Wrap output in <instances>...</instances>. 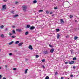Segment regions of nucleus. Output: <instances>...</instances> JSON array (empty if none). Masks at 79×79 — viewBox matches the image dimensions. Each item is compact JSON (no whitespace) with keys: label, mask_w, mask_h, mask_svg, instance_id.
<instances>
[{"label":"nucleus","mask_w":79,"mask_h":79,"mask_svg":"<svg viewBox=\"0 0 79 79\" xmlns=\"http://www.w3.org/2000/svg\"><path fill=\"white\" fill-rule=\"evenodd\" d=\"M68 37H69V36H68V35L66 36V38H68Z\"/></svg>","instance_id":"obj_44"},{"label":"nucleus","mask_w":79,"mask_h":79,"mask_svg":"<svg viewBox=\"0 0 79 79\" xmlns=\"http://www.w3.org/2000/svg\"><path fill=\"white\" fill-rule=\"evenodd\" d=\"M12 32L13 34H16V33H15V30H13Z\"/></svg>","instance_id":"obj_19"},{"label":"nucleus","mask_w":79,"mask_h":79,"mask_svg":"<svg viewBox=\"0 0 79 79\" xmlns=\"http://www.w3.org/2000/svg\"><path fill=\"white\" fill-rule=\"evenodd\" d=\"M14 18H16V17H18V15H14L13 16Z\"/></svg>","instance_id":"obj_9"},{"label":"nucleus","mask_w":79,"mask_h":79,"mask_svg":"<svg viewBox=\"0 0 79 79\" xmlns=\"http://www.w3.org/2000/svg\"><path fill=\"white\" fill-rule=\"evenodd\" d=\"M5 67H6V68H7V65H5Z\"/></svg>","instance_id":"obj_52"},{"label":"nucleus","mask_w":79,"mask_h":79,"mask_svg":"<svg viewBox=\"0 0 79 79\" xmlns=\"http://www.w3.org/2000/svg\"><path fill=\"white\" fill-rule=\"evenodd\" d=\"M73 15H71L69 16V18H73Z\"/></svg>","instance_id":"obj_26"},{"label":"nucleus","mask_w":79,"mask_h":79,"mask_svg":"<svg viewBox=\"0 0 79 79\" xmlns=\"http://www.w3.org/2000/svg\"><path fill=\"white\" fill-rule=\"evenodd\" d=\"M19 43V41H17L15 42V44H18Z\"/></svg>","instance_id":"obj_8"},{"label":"nucleus","mask_w":79,"mask_h":79,"mask_svg":"<svg viewBox=\"0 0 79 79\" xmlns=\"http://www.w3.org/2000/svg\"><path fill=\"white\" fill-rule=\"evenodd\" d=\"M27 71H28V69H27L25 70V73L26 74L27 73Z\"/></svg>","instance_id":"obj_14"},{"label":"nucleus","mask_w":79,"mask_h":79,"mask_svg":"<svg viewBox=\"0 0 79 79\" xmlns=\"http://www.w3.org/2000/svg\"><path fill=\"white\" fill-rule=\"evenodd\" d=\"M16 31H17L18 32H21V30H20L19 29H17L16 30Z\"/></svg>","instance_id":"obj_10"},{"label":"nucleus","mask_w":79,"mask_h":79,"mask_svg":"<svg viewBox=\"0 0 79 79\" xmlns=\"http://www.w3.org/2000/svg\"><path fill=\"white\" fill-rule=\"evenodd\" d=\"M46 13H47V14H48V13H49L48 11V10H46Z\"/></svg>","instance_id":"obj_25"},{"label":"nucleus","mask_w":79,"mask_h":79,"mask_svg":"<svg viewBox=\"0 0 79 79\" xmlns=\"http://www.w3.org/2000/svg\"><path fill=\"white\" fill-rule=\"evenodd\" d=\"M12 27H13V28H15V26H13Z\"/></svg>","instance_id":"obj_45"},{"label":"nucleus","mask_w":79,"mask_h":79,"mask_svg":"<svg viewBox=\"0 0 79 79\" xmlns=\"http://www.w3.org/2000/svg\"><path fill=\"white\" fill-rule=\"evenodd\" d=\"M49 46L50 47H52V46L50 44L49 45Z\"/></svg>","instance_id":"obj_40"},{"label":"nucleus","mask_w":79,"mask_h":79,"mask_svg":"<svg viewBox=\"0 0 79 79\" xmlns=\"http://www.w3.org/2000/svg\"><path fill=\"white\" fill-rule=\"evenodd\" d=\"M77 22V20H75V22Z\"/></svg>","instance_id":"obj_54"},{"label":"nucleus","mask_w":79,"mask_h":79,"mask_svg":"<svg viewBox=\"0 0 79 79\" xmlns=\"http://www.w3.org/2000/svg\"><path fill=\"white\" fill-rule=\"evenodd\" d=\"M64 79V77H61V79Z\"/></svg>","instance_id":"obj_46"},{"label":"nucleus","mask_w":79,"mask_h":79,"mask_svg":"<svg viewBox=\"0 0 79 79\" xmlns=\"http://www.w3.org/2000/svg\"><path fill=\"white\" fill-rule=\"evenodd\" d=\"M65 64H68V62H66L65 63Z\"/></svg>","instance_id":"obj_48"},{"label":"nucleus","mask_w":79,"mask_h":79,"mask_svg":"<svg viewBox=\"0 0 79 79\" xmlns=\"http://www.w3.org/2000/svg\"><path fill=\"white\" fill-rule=\"evenodd\" d=\"M23 43H20L19 44H18V46H21V45H23Z\"/></svg>","instance_id":"obj_16"},{"label":"nucleus","mask_w":79,"mask_h":79,"mask_svg":"<svg viewBox=\"0 0 79 79\" xmlns=\"http://www.w3.org/2000/svg\"><path fill=\"white\" fill-rule=\"evenodd\" d=\"M60 35L59 34H58L57 36V38L58 39L60 38Z\"/></svg>","instance_id":"obj_15"},{"label":"nucleus","mask_w":79,"mask_h":79,"mask_svg":"<svg viewBox=\"0 0 79 79\" xmlns=\"http://www.w3.org/2000/svg\"><path fill=\"white\" fill-rule=\"evenodd\" d=\"M12 38H15L16 37V36L13 35L11 36Z\"/></svg>","instance_id":"obj_27"},{"label":"nucleus","mask_w":79,"mask_h":79,"mask_svg":"<svg viewBox=\"0 0 79 79\" xmlns=\"http://www.w3.org/2000/svg\"><path fill=\"white\" fill-rule=\"evenodd\" d=\"M45 59H43V60H42V62H43V63L45 62Z\"/></svg>","instance_id":"obj_34"},{"label":"nucleus","mask_w":79,"mask_h":79,"mask_svg":"<svg viewBox=\"0 0 79 79\" xmlns=\"http://www.w3.org/2000/svg\"><path fill=\"white\" fill-rule=\"evenodd\" d=\"M4 27V26H3L2 25V26H1V27H0L1 29H2V28H3Z\"/></svg>","instance_id":"obj_29"},{"label":"nucleus","mask_w":79,"mask_h":79,"mask_svg":"<svg viewBox=\"0 0 79 79\" xmlns=\"http://www.w3.org/2000/svg\"><path fill=\"white\" fill-rule=\"evenodd\" d=\"M52 16H53V15H52Z\"/></svg>","instance_id":"obj_59"},{"label":"nucleus","mask_w":79,"mask_h":79,"mask_svg":"<svg viewBox=\"0 0 79 79\" xmlns=\"http://www.w3.org/2000/svg\"><path fill=\"white\" fill-rule=\"evenodd\" d=\"M60 22L61 23H64V21H63V19H60Z\"/></svg>","instance_id":"obj_13"},{"label":"nucleus","mask_w":79,"mask_h":79,"mask_svg":"<svg viewBox=\"0 0 79 79\" xmlns=\"http://www.w3.org/2000/svg\"><path fill=\"white\" fill-rule=\"evenodd\" d=\"M7 1V0H4V2H6Z\"/></svg>","instance_id":"obj_50"},{"label":"nucleus","mask_w":79,"mask_h":79,"mask_svg":"<svg viewBox=\"0 0 79 79\" xmlns=\"http://www.w3.org/2000/svg\"><path fill=\"white\" fill-rule=\"evenodd\" d=\"M5 31H8V28H6L5 29Z\"/></svg>","instance_id":"obj_42"},{"label":"nucleus","mask_w":79,"mask_h":79,"mask_svg":"<svg viewBox=\"0 0 79 79\" xmlns=\"http://www.w3.org/2000/svg\"><path fill=\"white\" fill-rule=\"evenodd\" d=\"M43 10H39V12H42L43 11Z\"/></svg>","instance_id":"obj_32"},{"label":"nucleus","mask_w":79,"mask_h":79,"mask_svg":"<svg viewBox=\"0 0 79 79\" xmlns=\"http://www.w3.org/2000/svg\"><path fill=\"white\" fill-rule=\"evenodd\" d=\"M1 51V49H0V51Z\"/></svg>","instance_id":"obj_56"},{"label":"nucleus","mask_w":79,"mask_h":79,"mask_svg":"<svg viewBox=\"0 0 79 79\" xmlns=\"http://www.w3.org/2000/svg\"><path fill=\"white\" fill-rule=\"evenodd\" d=\"M1 68H1V67L0 66V69H1Z\"/></svg>","instance_id":"obj_55"},{"label":"nucleus","mask_w":79,"mask_h":79,"mask_svg":"<svg viewBox=\"0 0 79 79\" xmlns=\"http://www.w3.org/2000/svg\"><path fill=\"white\" fill-rule=\"evenodd\" d=\"M56 32H59V31H60V29H56Z\"/></svg>","instance_id":"obj_22"},{"label":"nucleus","mask_w":79,"mask_h":79,"mask_svg":"<svg viewBox=\"0 0 79 79\" xmlns=\"http://www.w3.org/2000/svg\"><path fill=\"white\" fill-rule=\"evenodd\" d=\"M2 79H6V78L4 77Z\"/></svg>","instance_id":"obj_49"},{"label":"nucleus","mask_w":79,"mask_h":79,"mask_svg":"<svg viewBox=\"0 0 79 79\" xmlns=\"http://www.w3.org/2000/svg\"><path fill=\"white\" fill-rule=\"evenodd\" d=\"M35 29V27H30V29L31 30H32L33 29Z\"/></svg>","instance_id":"obj_7"},{"label":"nucleus","mask_w":79,"mask_h":79,"mask_svg":"<svg viewBox=\"0 0 79 79\" xmlns=\"http://www.w3.org/2000/svg\"><path fill=\"white\" fill-rule=\"evenodd\" d=\"M6 9V5H3L2 6V10H4Z\"/></svg>","instance_id":"obj_3"},{"label":"nucleus","mask_w":79,"mask_h":79,"mask_svg":"<svg viewBox=\"0 0 79 79\" xmlns=\"http://www.w3.org/2000/svg\"><path fill=\"white\" fill-rule=\"evenodd\" d=\"M71 52V53H73L74 52H73V50H70Z\"/></svg>","instance_id":"obj_23"},{"label":"nucleus","mask_w":79,"mask_h":79,"mask_svg":"<svg viewBox=\"0 0 79 79\" xmlns=\"http://www.w3.org/2000/svg\"><path fill=\"white\" fill-rule=\"evenodd\" d=\"M73 60H76V57H74L73 58Z\"/></svg>","instance_id":"obj_30"},{"label":"nucleus","mask_w":79,"mask_h":79,"mask_svg":"<svg viewBox=\"0 0 79 79\" xmlns=\"http://www.w3.org/2000/svg\"><path fill=\"white\" fill-rule=\"evenodd\" d=\"M54 49L53 48L51 49L50 50L51 53H53V52H54Z\"/></svg>","instance_id":"obj_6"},{"label":"nucleus","mask_w":79,"mask_h":79,"mask_svg":"<svg viewBox=\"0 0 79 79\" xmlns=\"http://www.w3.org/2000/svg\"><path fill=\"white\" fill-rule=\"evenodd\" d=\"M45 79H49V77L48 76H47L45 78Z\"/></svg>","instance_id":"obj_20"},{"label":"nucleus","mask_w":79,"mask_h":79,"mask_svg":"<svg viewBox=\"0 0 79 79\" xmlns=\"http://www.w3.org/2000/svg\"><path fill=\"white\" fill-rule=\"evenodd\" d=\"M39 55H36L35 56V57L36 58H39Z\"/></svg>","instance_id":"obj_28"},{"label":"nucleus","mask_w":79,"mask_h":79,"mask_svg":"<svg viewBox=\"0 0 79 79\" xmlns=\"http://www.w3.org/2000/svg\"><path fill=\"white\" fill-rule=\"evenodd\" d=\"M27 27L28 28H29V27H30V25H27Z\"/></svg>","instance_id":"obj_24"},{"label":"nucleus","mask_w":79,"mask_h":79,"mask_svg":"<svg viewBox=\"0 0 79 79\" xmlns=\"http://www.w3.org/2000/svg\"><path fill=\"white\" fill-rule=\"evenodd\" d=\"M43 68H45V66H44V65L43 66Z\"/></svg>","instance_id":"obj_47"},{"label":"nucleus","mask_w":79,"mask_h":79,"mask_svg":"<svg viewBox=\"0 0 79 79\" xmlns=\"http://www.w3.org/2000/svg\"><path fill=\"white\" fill-rule=\"evenodd\" d=\"M77 36H75L74 38V40H76L77 39Z\"/></svg>","instance_id":"obj_18"},{"label":"nucleus","mask_w":79,"mask_h":79,"mask_svg":"<svg viewBox=\"0 0 79 79\" xmlns=\"http://www.w3.org/2000/svg\"><path fill=\"white\" fill-rule=\"evenodd\" d=\"M29 34V32L28 31H26L25 33V35H27V34Z\"/></svg>","instance_id":"obj_17"},{"label":"nucleus","mask_w":79,"mask_h":79,"mask_svg":"<svg viewBox=\"0 0 79 79\" xmlns=\"http://www.w3.org/2000/svg\"><path fill=\"white\" fill-rule=\"evenodd\" d=\"M73 77V75H70V77Z\"/></svg>","instance_id":"obj_36"},{"label":"nucleus","mask_w":79,"mask_h":79,"mask_svg":"<svg viewBox=\"0 0 79 79\" xmlns=\"http://www.w3.org/2000/svg\"><path fill=\"white\" fill-rule=\"evenodd\" d=\"M33 3H37V1L36 0H35L33 1Z\"/></svg>","instance_id":"obj_21"},{"label":"nucleus","mask_w":79,"mask_h":79,"mask_svg":"<svg viewBox=\"0 0 79 79\" xmlns=\"http://www.w3.org/2000/svg\"><path fill=\"white\" fill-rule=\"evenodd\" d=\"M74 61H70L69 62V64H74Z\"/></svg>","instance_id":"obj_4"},{"label":"nucleus","mask_w":79,"mask_h":79,"mask_svg":"<svg viewBox=\"0 0 79 79\" xmlns=\"http://www.w3.org/2000/svg\"><path fill=\"white\" fill-rule=\"evenodd\" d=\"M12 55V53H9V55H10V56H11Z\"/></svg>","instance_id":"obj_31"},{"label":"nucleus","mask_w":79,"mask_h":79,"mask_svg":"<svg viewBox=\"0 0 79 79\" xmlns=\"http://www.w3.org/2000/svg\"><path fill=\"white\" fill-rule=\"evenodd\" d=\"M27 7L26 5H24L22 6V9L23 11H27Z\"/></svg>","instance_id":"obj_1"},{"label":"nucleus","mask_w":79,"mask_h":79,"mask_svg":"<svg viewBox=\"0 0 79 79\" xmlns=\"http://www.w3.org/2000/svg\"><path fill=\"white\" fill-rule=\"evenodd\" d=\"M57 7H55L54 8V9H55V10H56V9H57Z\"/></svg>","instance_id":"obj_43"},{"label":"nucleus","mask_w":79,"mask_h":79,"mask_svg":"<svg viewBox=\"0 0 79 79\" xmlns=\"http://www.w3.org/2000/svg\"><path fill=\"white\" fill-rule=\"evenodd\" d=\"M48 53V51H44L43 52V54L44 55H46Z\"/></svg>","instance_id":"obj_2"},{"label":"nucleus","mask_w":79,"mask_h":79,"mask_svg":"<svg viewBox=\"0 0 79 79\" xmlns=\"http://www.w3.org/2000/svg\"><path fill=\"white\" fill-rule=\"evenodd\" d=\"M1 37H2V38H4L5 37V36H4V35L3 34L1 35Z\"/></svg>","instance_id":"obj_11"},{"label":"nucleus","mask_w":79,"mask_h":79,"mask_svg":"<svg viewBox=\"0 0 79 79\" xmlns=\"http://www.w3.org/2000/svg\"><path fill=\"white\" fill-rule=\"evenodd\" d=\"M52 16H53V15H52Z\"/></svg>","instance_id":"obj_60"},{"label":"nucleus","mask_w":79,"mask_h":79,"mask_svg":"<svg viewBox=\"0 0 79 79\" xmlns=\"http://www.w3.org/2000/svg\"><path fill=\"white\" fill-rule=\"evenodd\" d=\"M9 35L11 36V35H12V34L10 33H9Z\"/></svg>","instance_id":"obj_35"},{"label":"nucleus","mask_w":79,"mask_h":79,"mask_svg":"<svg viewBox=\"0 0 79 79\" xmlns=\"http://www.w3.org/2000/svg\"><path fill=\"white\" fill-rule=\"evenodd\" d=\"M57 74H58V72H56L55 73V75H57Z\"/></svg>","instance_id":"obj_33"},{"label":"nucleus","mask_w":79,"mask_h":79,"mask_svg":"<svg viewBox=\"0 0 79 79\" xmlns=\"http://www.w3.org/2000/svg\"><path fill=\"white\" fill-rule=\"evenodd\" d=\"M73 69H76V67H75V66H73Z\"/></svg>","instance_id":"obj_41"},{"label":"nucleus","mask_w":79,"mask_h":79,"mask_svg":"<svg viewBox=\"0 0 79 79\" xmlns=\"http://www.w3.org/2000/svg\"><path fill=\"white\" fill-rule=\"evenodd\" d=\"M13 43H14V41H11L9 43V45H11Z\"/></svg>","instance_id":"obj_12"},{"label":"nucleus","mask_w":79,"mask_h":79,"mask_svg":"<svg viewBox=\"0 0 79 79\" xmlns=\"http://www.w3.org/2000/svg\"><path fill=\"white\" fill-rule=\"evenodd\" d=\"M50 14H52V12H50Z\"/></svg>","instance_id":"obj_51"},{"label":"nucleus","mask_w":79,"mask_h":79,"mask_svg":"<svg viewBox=\"0 0 79 79\" xmlns=\"http://www.w3.org/2000/svg\"><path fill=\"white\" fill-rule=\"evenodd\" d=\"M16 68H14L13 69V70H14V71H15V70H16Z\"/></svg>","instance_id":"obj_38"},{"label":"nucleus","mask_w":79,"mask_h":79,"mask_svg":"<svg viewBox=\"0 0 79 79\" xmlns=\"http://www.w3.org/2000/svg\"><path fill=\"white\" fill-rule=\"evenodd\" d=\"M11 13H14V12L13 11H12Z\"/></svg>","instance_id":"obj_53"},{"label":"nucleus","mask_w":79,"mask_h":79,"mask_svg":"<svg viewBox=\"0 0 79 79\" xmlns=\"http://www.w3.org/2000/svg\"><path fill=\"white\" fill-rule=\"evenodd\" d=\"M28 48L30 49V50H32L33 49V48H32V46L31 45H29L28 46Z\"/></svg>","instance_id":"obj_5"},{"label":"nucleus","mask_w":79,"mask_h":79,"mask_svg":"<svg viewBox=\"0 0 79 79\" xmlns=\"http://www.w3.org/2000/svg\"><path fill=\"white\" fill-rule=\"evenodd\" d=\"M2 75H0V79H1V78H2Z\"/></svg>","instance_id":"obj_39"},{"label":"nucleus","mask_w":79,"mask_h":79,"mask_svg":"<svg viewBox=\"0 0 79 79\" xmlns=\"http://www.w3.org/2000/svg\"><path fill=\"white\" fill-rule=\"evenodd\" d=\"M69 79V78H68V79Z\"/></svg>","instance_id":"obj_58"},{"label":"nucleus","mask_w":79,"mask_h":79,"mask_svg":"<svg viewBox=\"0 0 79 79\" xmlns=\"http://www.w3.org/2000/svg\"><path fill=\"white\" fill-rule=\"evenodd\" d=\"M15 4H17V3H18V2H15Z\"/></svg>","instance_id":"obj_37"},{"label":"nucleus","mask_w":79,"mask_h":79,"mask_svg":"<svg viewBox=\"0 0 79 79\" xmlns=\"http://www.w3.org/2000/svg\"><path fill=\"white\" fill-rule=\"evenodd\" d=\"M15 8V7H13V8Z\"/></svg>","instance_id":"obj_57"}]
</instances>
